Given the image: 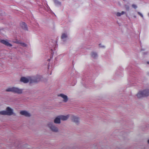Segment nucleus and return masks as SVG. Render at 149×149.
<instances>
[{
    "label": "nucleus",
    "instance_id": "obj_26",
    "mask_svg": "<svg viewBox=\"0 0 149 149\" xmlns=\"http://www.w3.org/2000/svg\"><path fill=\"white\" fill-rule=\"evenodd\" d=\"M132 6L135 9H136L137 8V6L134 4H133Z\"/></svg>",
    "mask_w": 149,
    "mask_h": 149
},
{
    "label": "nucleus",
    "instance_id": "obj_8",
    "mask_svg": "<svg viewBox=\"0 0 149 149\" xmlns=\"http://www.w3.org/2000/svg\"><path fill=\"white\" fill-rule=\"evenodd\" d=\"M61 39L63 42L66 41L68 39V34L66 33H63L61 36Z\"/></svg>",
    "mask_w": 149,
    "mask_h": 149
},
{
    "label": "nucleus",
    "instance_id": "obj_28",
    "mask_svg": "<svg viewBox=\"0 0 149 149\" xmlns=\"http://www.w3.org/2000/svg\"><path fill=\"white\" fill-rule=\"evenodd\" d=\"M134 18H136V16H135V15L134 16Z\"/></svg>",
    "mask_w": 149,
    "mask_h": 149
},
{
    "label": "nucleus",
    "instance_id": "obj_31",
    "mask_svg": "<svg viewBox=\"0 0 149 149\" xmlns=\"http://www.w3.org/2000/svg\"><path fill=\"white\" fill-rule=\"evenodd\" d=\"M148 63H149V62H148Z\"/></svg>",
    "mask_w": 149,
    "mask_h": 149
},
{
    "label": "nucleus",
    "instance_id": "obj_5",
    "mask_svg": "<svg viewBox=\"0 0 149 149\" xmlns=\"http://www.w3.org/2000/svg\"><path fill=\"white\" fill-rule=\"evenodd\" d=\"M20 81L22 82L26 83L28 82L29 81H30L31 82L32 81L31 78L30 77L27 78L24 77H22L21 78Z\"/></svg>",
    "mask_w": 149,
    "mask_h": 149
},
{
    "label": "nucleus",
    "instance_id": "obj_29",
    "mask_svg": "<svg viewBox=\"0 0 149 149\" xmlns=\"http://www.w3.org/2000/svg\"><path fill=\"white\" fill-rule=\"evenodd\" d=\"M148 143L149 144V140H148Z\"/></svg>",
    "mask_w": 149,
    "mask_h": 149
},
{
    "label": "nucleus",
    "instance_id": "obj_15",
    "mask_svg": "<svg viewBox=\"0 0 149 149\" xmlns=\"http://www.w3.org/2000/svg\"><path fill=\"white\" fill-rule=\"evenodd\" d=\"M61 120L60 116H58L56 117L54 120V123L56 124H59L61 123Z\"/></svg>",
    "mask_w": 149,
    "mask_h": 149
},
{
    "label": "nucleus",
    "instance_id": "obj_10",
    "mask_svg": "<svg viewBox=\"0 0 149 149\" xmlns=\"http://www.w3.org/2000/svg\"><path fill=\"white\" fill-rule=\"evenodd\" d=\"M72 119L73 121L76 123H78L79 121V118L77 116H72Z\"/></svg>",
    "mask_w": 149,
    "mask_h": 149
},
{
    "label": "nucleus",
    "instance_id": "obj_17",
    "mask_svg": "<svg viewBox=\"0 0 149 149\" xmlns=\"http://www.w3.org/2000/svg\"><path fill=\"white\" fill-rule=\"evenodd\" d=\"M56 49H55V48H54V49H51V54H56Z\"/></svg>",
    "mask_w": 149,
    "mask_h": 149
},
{
    "label": "nucleus",
    "instance_id": "obj_20",
    "mask_svg": "<svg viewBox=\"0 0 149 149\" xmlns=\"http://www.w3.org/2000/svg\"><path fill=\"white\" fill-rule=\"evenodd\" d=\"M14 42L17 44H20L21 43L22 41L21 40H17Z\"/></svg>",
    "mask_w": 149,
    "mask_h": 149
},
{
    "label": "nucleus",
    "instance_id": "obj_1",
    "mask_svg": "<svg viewBox=\"0 0 149 149\" xmlns=\"http://www.w3.org/2000/svg\"><path fill=\"white\" fill-rule=\"evenodd\" d=\"M6 91L7 92H11L15 93L20 94L22 93L23 90L16 87H12L8 88Z\"/></svg>",
    "mask_w": 149,
    "mask_h": 149
},
{
    "label": "nucleus",
    "instance_id": "obj_2",
    "mask_svg": "<svg viewBox=\"0 0 149 149\" xmlns=\"http://www.w3.org/2000/svg\"><path fill=\"white\" fill-rule=\"evenodd\" d=\"M149 95V87L148 88L140 91L137 94V97L140 98L143 97L147 96Z\"/></svg>",
    "mask_w": 149,
    "mask_h": 149
},
{
    "label": "nucleus",
    "instance_id": "obj_7",
    "mask_svg": "<svg viewBox=\"0 0 149 149\" xmlns=\"http://www.w3.org/2000/svg\"><path fill=\"white\" fill-rule=\"evenodd\" d=\"M58 96L61 97L63 100V102H67L68 100V96L63 94H61L58 95Z\"/></svg>",
    "mask_w": 149,
    "mask_h": 149
},
{
    "label": "nucleus",
    "instance_id": "obj_27",
    "mask_svg": "<svg viewBox=\"0 0 149 149\" xmlns=\"http://www.w3.org/2000/svg\"><path fill=\"white\" fill-rule=\"evenodd\" d=\"M66 149H70V148L69 147H68L66 148Z\"/></svg>",
    "mask_w": 149,
    "mask_h": 149
},
{
    "label": "nucleus",
    "instance_id": "obj_21",
    "mask_svg": "<svg viewBox=\"0 0 149 149\" xmlns=\"http://www.w3.org/2000/svg\"><path fill=\"white\" fill-rule=\"evenodd\" d=\"M20 45L23 47H26L27 46V45L26 44L22 42L20 44Z\"/></svg>",
    "mask_w": 149,
    "mask_h": 149
},
{
    "label": "nucleus",
    "instance_id": "obj_30",
    "mask_svg": "<svg viewBox=\"0 0 149 149\" xmlns=\"http://www.w3.org/2000/svg\"><path fill=\"white\" fill-rule=\"evenodd\" d=\"M148 16H149V13L148 14Z\"/></svg>",
    "mask_w": 149,
    "mask_h": 149
},
{
    "label": "nucleus",
    "instance_id": "obj_12",
    "mask_svg": "<svg viewBox=\"0 0 149 149\" xmlns=\"http://www.w3.org/2000/svg\"><path fill=\"white\" fill-rule=\"evenodd\" d=\"M1 42L3 44L9 47H12V45L11 44L9 43L7 41L2 40H1Z\"/></svg>",
    "mask_w": 149,
    "mask_h": 149
},
{
    "label": "nucleus",
    "instance_id": "obj_19",
    "mask_svg": "<svg viewBox=\"0 0 149 149\" xmlns=\"http://www.w3.org/2000/svg\"><path fill=\"white\" fill-rule=\"evenodd\" d=\"M6 111H0V114L2 115H7Z\"/></svg>",
    "mask_w": 149,
    "mask_h": 149
},
{
    "label": "nucleus",
    "instance_id": "obj_22",
    "mask_svg": "<svg viewBox=\"0 0 149 149\" xmlns=\"http://www.w3.org/2000/svg\"><path fill=\"white\" fill-rule=\"evenodd\" d=\"M137 13H138V14L139 15H140L142 18H143V15L142 14H141V13H140L139 12H138Z\"/></svg>",
    "mask_w": 149,
    "mask_h": 149
},
{
    "label": "nucleus",
    "instance_id": "obj_13",
    "mask_svg": "<svg viewBox=\"0 0 149 149\" xmlns=\"http://www.w3.org/2000/svg\"><path fill=\"white\" fill-rule=\"evenodd\" d=\"M59 116L61 120H67L69 117V115H67L66 116L61 115Z\"/></svg>",
    "mask_w": 149,
    "mask_h": 149
},
{
    "label": "nucleus",
    "instance_id": "obj_14",
    "mask_svg": "<svg viewBox=\"0 0 149 149\" xmlns=\"http://www.w3.org/2000/svg\"><path fill=\"white\" fill-rule=\"evenodd\" d=\"M21 26L23 29L25 30H27V27L26 25L24 22H22L20 24Z\"/></svg>",
    "mask_w": 149,
    "mask_h": 149
},
{
    "label": "nucleus",
    "instance_id": "obj_11",
    "mask_svg": "<svg viewBox=\"0 0 149 149\" xmlns=\"http://www.w3.org/2000/svg\"><path fill=\"white\" fill-rule=\"evenodd\" d=\"M20 114L23 115H24L26 117H29L31 115L30 114L26 111H22L20 112Z\"/></svg>",
    "mask_w": 149,
    "mask_h": 149
},
{
    "label": "nucleus",
    "instance_id": "obj_18",
    "mask_svg": "<svg viewBox=\"0 0 149 149\" xmlns=\"http://www.w3.org/2000/svg\"><path fill=\"white\" fill-rule=\"evenodd\" d=\"M125 13L124 11H122L121 13H117L116 14V15L118 17L122 15H123Z\"/></svg>",
    "mask_w": 149,
    "mask_h": 149
},
{
    "label": "nucleus",
    "instance_id": "obj_4",
    "mask_svg": "<svg viewBox=\"0 0 149 149\" xmlns=\"http://www.w3.org/2000/svg\"><path fill=\"white\" fill-rule=\"evenodd\" d=\"M42 77L41 76L38 75H37L35 77H31L32 81L31 82H36L39 81L41 80Z\"/></svg>",
    "mask_w": 149,
    "mask_h": 149
},
{
    "label": "nucleus",
    "instance_id": "obj_23",
    "mask_svg": "<svg viewBox=\"0 0 149 149\" xmlns=\"http://www.w3.org/2000/svg\"><path fill=\"white\" fill-rule=\"evenodd\" d=\"M116 75H118V76H123V74L122 73H120V74H118V73L117 72L116 73Z\"/></svg>",
    "mask_w": 149,
    "mask_h": 149
},
{
    "label": "nucleus",
    "instance_id": "obj_6",
    "mask_svg": "<svg viewBox=\"0 0 149 149\" xmlns=\"http://www.w3.org/2000/svg\"><path fill=\"white\" fill-rule=\"evenodd\" d=\"M6 111L7 115L10 116L13 114V110L9 107H7Z\"/></svg>",
    "mask_w": 149,
    "mask_h": 149
},
{
    "label": "nucleus",
    "instance_id": "obj_16",
    "mask_svg": "<svg viewBox=\"0 0 149 149\" xmlns=\"http://www.w3.org/2000/svg\"><path fill=\"white\" fill-rule=\"evenodd\" d=\"M54 1L55 5L57 6H59L61 5V2L59 1L56 0H53Z\"/></svg>",
    "mask_w": 149,
    "mask_h": 149
},
{
    "label": "nucleus",
    "instance_id": "obj_24",
    "mask_svg": "<svg viewBox=\"0 0 149 149\" xmlns=\"http://www.w3.org/2000/svg\"><path fill=\"white\" fill-rule=\"evenodd\" d=\"M143 54L144 55H147L148 54V52L147 51H146L143 52Z\"/></svg>",
    "mask_w": 149,
    "mask_h": 149
},
{
    "label": "nucleus",
    "instance_id": "obj_9",
    "mask_svg": "<svg viewBox=\"0 0 149 149\" xmlns=\"http://www.w3.org/2000/svg\"><path fill=\"white\" fill-rule=\"evenodd\" d=\"M91 57L93 59H96L98 56L97 53L95 52H92L91 53Z\"/></svg>",
    "mask_w": 149,
    "mask_h": 149
},
{
    "label": "nucleus",
    "instance_id": "obj_3",
    "mask_svg": "<svg viewBox=\"0 0 149 149\" xmlns=\"http://www.w3.org/2000/svg\"><path fill=\"white\" fill-rule=\"evenodd\" d=\"M47 126L53 132H58V128L52 122H49L47 124Z\"/></svg>",
    "mask_w": 149,
    "mask_h": 149
},
{
    "label": "nucleus",
    "instance_id": "obj_25",
    "mask_svg": "<svg viewBox=\"0 0 149 149\" xmlns=\"http://www.w3.org/2000/svg\"><path fill=\"white\" fill-rule=\"evenodd\" d=\"M99 46L101 48H104L105 47V46L104 45H102L101 44H99Z\"/></svg>",
    "mask_w": 149,
    "mask_h": 149
}]
</instances>
